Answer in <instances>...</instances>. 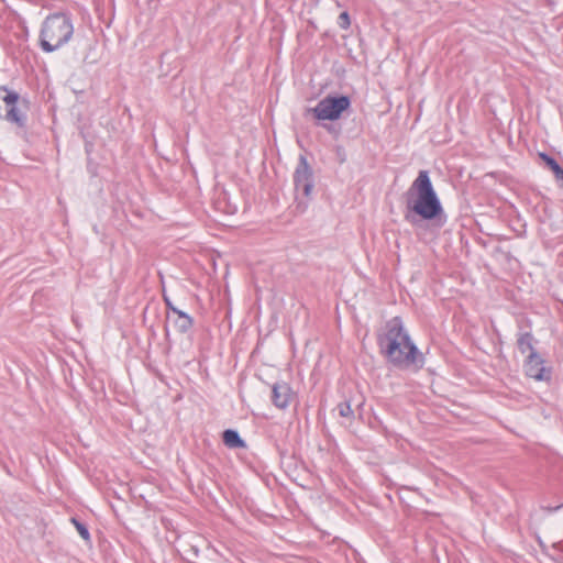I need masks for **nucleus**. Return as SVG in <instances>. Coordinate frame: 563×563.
Listing matches in <instances>:
<instances>
[{
	"instance_id": "obj_1",
	"label": "nucleus",
	"mask_w": 563,
	"mask_h": 563,
	"mask_svg": "<svg viewBox=\"0 0 563 563\" xmlns=\"http://www.w3.org/2000/svg\"><path fill=\"white\" fill-rule=\"evenodd\" d=\"M380 354L394 367L418 372L424 366V356L412 342L400 317H394L385 324L384 333L377 338Z\"/></svg>"
},
{
	"instance_id": "obj_2",
	"label": "nucleus",
	"mask_w": 563,
	"mask_h": 563,
	"mask_svg": "<svg viewBox=\"0 0 563 563\" xmlns=\"http://www.w3.org/2000/svg\"><path fill=\"white\" fill-rule=\"evenodd\" d=\"M412 191L416 192V198L407 199L405 220L413 227H419L423 220L435 221L438 228L443 227L445 223V218L441 219L443 208L427 170L419 172L408 195Z\"/></svg>"
},
{
	"instance_id": "obj_3",
	"label": "nucleus",
	"mask_w": 563,
	"mask_h": 563,
	"mask_svg": "<svg viewBox=\"0 0 563 563\" xmlns=\"http://www.w3.org/2000/svg\"><path fill=\"white\" fill-rule=\"evenodd\" d=\"M74 34V23L69 14H48L40 30L38 45L45 53H53L67 44Z\"/></svg>"
},
{
	"instance_id": "obj_4",
	"label": "nucleus",
	"mask_w": 563,
	"mask_h": 563,
	"mask_svg": "<svg viewBox=\"0 0 563 563\" xmlns=\"http://www.w3.org/2000/svg\"><path fill=\"white\" fill-rule=\"evenodd\" d=\"M351 107L349 96L328 95L321 99L316 107L309 109L316 119L322 121H335Z\"/></svg>"
},
{
	"instance_id": "obj_5",
	"label": "nucleus",
	"mask_w": 563,
	"mask_h": 563,
	"mask_svg": "<svg viewBox=\"0 0 563 563\" xmlns=\"http://www.w3.org/2000/svg\"><path fill=\"white\" fill-rule=\"evenodd\" d=\"M313 172L310 167L306 156L300 155L297 167L294 172V186L296 192V199L300 197L307 200L311 199L313 189Z\"/></svg>"
},
{
	"instance_id": "obj_6",
	"label": "nucleus",
	"mask_w": 563,
	"mask_h": 563,
	"mask_svg": "<svg viewBox=\"0 0 563 563\" xmlns=\"http://www.w3.org/2000/svg\"><path fill=\"white\" fill-rule=\"evenodd\" d=\"M27 103V100L21 98L19 93H8L5 96V113L2 114L1 119L15 124L20 129H25L27 115L22 106L26 108Z\"/></svg>"
},
{
	"instance_id": "obj_7",
	"label": "nucleus",
	"mask_w": 563,
	"mask_h": 563,
	"mask_svg": "<svg viewBox=\"0 0 563 563\" xmlns=\"http://www.w3.org/2000/svg\"><path fill=\"white\" fill-rule=\"evenodd\" d=\"M544 358L538 353H529L525 363L523 369L528 377L538 382H548L551 379V369L544 366Z\"/></svg>"
},
{
	"instance_id": "obj_8",
	"label": "nucleus",
	"mask_w": 563,
	"mask_h": 563,
	"mask_svg": "<svg viewBox=\"0 0 563 563\" xmlns=\"http://www.w3.org/2000/svg\"><path fill=\"white\" fill-rule=\"evenodd\" d=\"M295 394L286 382H277L272 387V402L278 409H286L294 400Z\"/></svg>"
},
{
	"instance_id": "obj_9",
	"label": "nucleus",
	"mask_w": 563,
	"mask_h": 563,
	"mask_svg": "<svg viewBox=\"0 0 563 563\" xmlns=\"http://www.w3.org/2000/svg\"><path fill=\"white\" fill-rule=\"evenodd\" d=\"M222 440L229 449H245L246 442L241 438L239 432L233 429H227L222 433Z\"/></svg>"
},
{
	"instance_id": "obj_10",
	"label": "nucleus",
	"mask_w": 563,
	"mask_h": 563,
	"mask_svg": "<svg viewBox=\"0 0 563 563\" xmlns=\"http://www.w3.org/2000/svg\"><path fill=\"white\" fill-rule=\"evenodd\" d=\"M172 321L176 331L181 334L187 333L194 325L192 317L183 310L175 313V318Z\"/></svg>"
},
{
	"instance_id": "obj_11",
	"label": "nucleus",
	"mask_w": 563,
	"mask_h": 563,
	"mask_svg": "<svg viewBox=\"0 0 563 563\" xmlns=\"http://www.w3.org/2000/svg\"><path fill=\"white\" fill-rule=\"evenodd\" d=\"M517 346L518 350L525 354L527 352H537L534 349V336L530 331L518 332L517 334Z\"/></svg>"
},
{
	"instance_id": "obj_12",
	"label": "nucleus",
	"mask_w": 563,
	"mask_h": 563,
	"mask_svg": "<svg viewBox=\"0 0 563 563\" xmlns=\"http://www.w3.org/2000/svg\"><path fill=\"white\" fill-rule=\"evenodd\" d=\"M540 157L544 161L547 166L554 173L555 178L563 177V168L559 165V163L550 155L545 153H541Z\"/></svg>"
},
{
	"instance_id": "obj_13",
	"label": "nucleus",
	"mask_w": 563,
	"mask_h": 563,
	"mask_svg": "<svg viewBox=\"0 0 563 563\" xmlns=\"http://www.w3.org/2000/svg\"><path fill=\"white\" fill-rule=\"evenodd\" d=\"M336 410L341 417L346 418V419H351L354 416V412L351 408V404L349 401L340 402L336 406Z\"/></svg>"
},
{
	"instance_id": "obj_14",
	"label": "nucleus",
	"mask_w": 563,
	"mask_h": 563,
	"mask_svg": "<svg viewBox=\"0 0 563 563\" xmlns=\"http://www.w3.org/2000/svg\"><path fill=\"white\" fill-rule=\"evenodd\" d=\"M71 522L76 527V529H77L78 533L80 534V537L84 540L88 541L90 539V533H89V530H88L87 526L85 523L80 522L76 518H71Z\"/></svg>"
},
{
	"instance_id": "obj_15",
	"label": "nucleus",
	"mask_w": 563,
	"mask_h": 563,
	"mask_svg": "<svg viewBox=\"0 0 563 563\" xmlns=\"http://www.w3.org/2000/svg\"><path fill=\"white\" fill-rule=\"evenodd\" d=\"M163 300H164V302L166 305V308H167L168 312H173L175 314L178 311H180V309H178L177 307L174 306V303L172 302V300L169 299V297L165 292H163ZM167 319H170L169 313H167Z\"/></svg>"
},
{
	"instance_id": "obj_16",
	"label": "nucleus",
	"mask_w": 563,
	"mask_h": 563,
	"mask_svg": "<svg viewBox=\"0 0 563 563\" xmlns=\"http://www.w3.org/2000/svg\"><path fill=\"white\" fill-rule=\"evenodd\" d=\"M351 24V21H350V15L346 11L342 12L340 15H339V25L342 27V29H347Z\"/></svg>"
},
{
	"instance_id": "obj_17",
	"label": "nucleus",
	"mask_w": 563,
	"mask_h": 563,
	"mask_svg": "<svg viewBox=\"0 0 563 563\" xmlns=\"http://www.w3.org/2000/svg\"><path fill=\"white\" fill-rule=\"evenodd\" d=\"M168 332H169V331H168V327L166 325V327H165V334H166V335H168Z\"/></svg>"
}]
</instances>
